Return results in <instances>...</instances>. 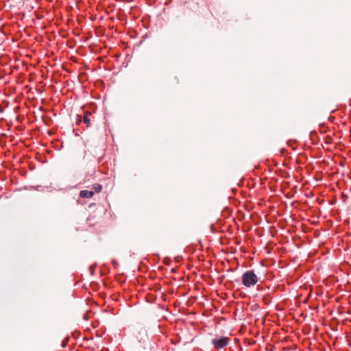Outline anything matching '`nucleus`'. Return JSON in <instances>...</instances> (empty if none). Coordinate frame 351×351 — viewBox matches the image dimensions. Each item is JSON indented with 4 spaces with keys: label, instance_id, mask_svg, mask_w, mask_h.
<instances>
[{
    "label": "nucleus",
    "instance_id": "obj_6",
    "mask_svg": "<svg viewBox=\"0 0 351 351\" xmlns=\"http://www.w3.org/2000/svg\"><path fill=\"white\" fill-rule=\"evenodd\" d=\"M95 265H90V267H89V270H90V271L91 274H94V270H95Z\"/></svg>",
    "mask_w": 351,
    "mask_h": 351
},
{
    "label": "nucleus",
    "instance_id": "obj_4",
    "mask_svg": "<svg viewBox=\"0 0 351 351\" xmlns=\"http://www.w3.org/2000/svg\"><path fill=\"white\" fill-rule=\"evenodd\" d=\"M91 115L92 114L90 112H86L83 117V121L87 127H90L91 125L90 119L89 118Z\"/></svg>",
    "mask_w": 351,
    "mask_h": 351
},
{
    "label": "nucleus",
    "instance_id": "obj_3",
    "mask_svg": "<svg viewBox=\"0 0 351 351\" xmlns=\"http://www.w3.org/2000/svg\"><path fill=\"white\" fill-rule=\"evenodd\" d=\"M95 194L94 191L82 190L80 193V196L82 198H91Z\"/></svg>",
    "mask_w": 351,
    "mask_h": 351
},
{
    "label": "nucleus",
    "instance_id": "obj_1",
    "mask_svg": "<svg viewBox=\"0 0 351 351\" xmlns=\"http://www.w3.org/2000/svg\"><path fill=\"white\" fill-rule=\"evenodd\" d=\"M241 279L243 285L247 288L254 286L258 281V278L254 270H248L244 272Z\"/></svg>",
    "mask_w": 351,
    "mask_h": 351
},
{
    "label": "nucleus",
    "instance_id": "obj_5",
    "mask_svg": "<svg viewBox=\"0 0 351 351\" xmlns=\"http://www.w3.org/2000/svg\"><path fill=\"white\" fill-rule=\"evenodd\" d=\"M93 188L94 189V192H96V193H99L101 190H102V186L99 184H95L93 186Z\"/></svg>",
    "mask_w": 351,
    "mask_h": 351
},
{
    "label": "nucleus",
    "instance_id": "obj_2",
    "mask_svg": "<svg viewBox=\"0 0 351 351\" xmlns=\"http://www.w3.org/2000/svg\"><path fill=\"white\" fill-rule=\"evenodd\" d=\"M230 339L227 337H216L212 340V344L217 350H219L226 347L227 345H228Z\"/></svg>",
    "mask_w": 351,
    "mask_h": 351
}]
</instances>
